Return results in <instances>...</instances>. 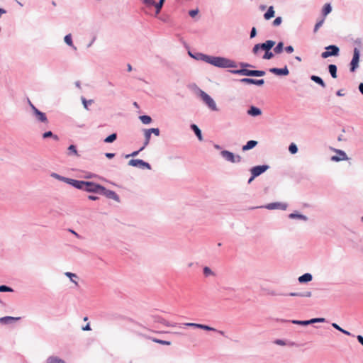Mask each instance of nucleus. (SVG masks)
<instances>
[{"label": "nucleus", "mask_w": 363, "mask_h": 363, "mask_svg": "<svg viewBox=\"0 0 363 363\" xmlns=\"http://www.w3.org/2000/svg\"><path fill=\"white\" fill-rule=\"evenodd\" d=\"M203 60L208 63L218 67L228 68L235 67V63L233 61L224 57L204 55Z\"/></svg>", "instance_id": "f257e3e1"}, {"label": "nucleus", "mask_w": 363, "mask_h": 363, "mask_svg": "<svg viewBox=\"0 0 363 363\" xmlns=\"http://www.w3.org/2000/svg\"><path fill=\"white\" fill-rule=\"evenodd\" d=\"M232 72L235 74H238L243 76H255V77H262L265 74L264 71L262 70H250L247 69H241L239 70H234Z\"/></svg>", "instance_id": "f03ea898"}, {"label": "nucleus", "mask_w": 363, "mask_h": 363, "mask_svg": "<svg viewBox=\"0 0 363 363\" xmlns=\"http://www.w3.org/2000/svg\"><path fill=\"white\" fill-rule=\"evenodd\" d=\"M199 95L203 101L213 111H217V106L214 100L206 92L199 91Z\"/></svg>", "instance_id": "7ed1b4c3"}, {"label": "nucleus", "mask_w": 363, "mask_h": 363, "mask_svg": "<svg viewBox=\"0 0 363 363\" xmlns=\"http://www.w3.org/2000/svg\"><path fill=\"white\" fill-rule=\"evenodd\" d=\"M275 45V42L273 40H267L265 43L262 44H257L254 46L252 49V52L255 55H257L258 53V51L259 50H264L266 51L270 50L271 48L274 47Z\"/></svg>", "instance_id": "20e7f679"}, {"label": "nucleus", "mask_w": 363, "mask_h": 363, "mask_svg": "<svg viewBox=\"0 0 363 363\" xmlns=\"http://www.w3.org/2000/svg\"><path fill=\"white\" fill-rule=\"evenodd\" d=\"M325 51L321 53V57L326 59L331 56H337L340 52V49L336 45H329L325 48Z\"/></svg>", "instance_id": "39448f33"}, {"label": "nucleus", "mask_w": 363, "mask_h": 363, "mask_svg": "<svg viewBox=\"0 0 363 363\" xmlns=\"http://www.w3.org/2000/svg\"><path fill=\"white\" fill-rule=\"evenodd\" d=\"M221 155L227 160L233 163H238L241 161L240 155H235L233 152L228 150H223Z\"/></svg>", "instance_id": "423d86ee"}, {"label": "nucleus", "mask_w": 363, "mask_h": 363, "mask_svg": "<svg viewBox=\"0 0 363 363\" xmlns=\"http://www.w3.org/2000/svg\"><path fill=\"white\" fill-rule=\"evenodd\" d=\"M84 190L99 194L101 190H103V186L90 182H85Z\"/></svg>", "instance_id": "0eeeda50"}, {"label": "nucleus", "mask_w": 363, "mask_h": 363, "mask_svg": "<svg viewBox=\"0 0 363 363\" xmlns=\"http://www.w3.org/2000/svg\"><path fill=\"white\" fill-rule=\"evenodd\" d=\"M28 103L32 110L33 111V113L35 115L36 118L40 122L48 123V121L45 116V113L40 111L30 101H28Z\"/></svg>", "instance_id": "6e6552de"}, {"label": "nucleus", "mask_w": 363, "mask_h": 363, "mask_svg": "<svg viewBox=\"0 0 363 363\" xmlns=\"http://www.w3.org/2000/svg\"><path fill=\"white\" fill-rule=\"evenodd\" d=\"M128 164L133 167H137L141 169H150L151 167L149 163L144 162L142 160L135 159V160H130L128 162Z\"/></svg>", "instance_id": "1a4fd4ad"}, {"label": "nucleus", "mask_w": 363, "mask_h": 363, "mask_svg": "<svg viewBox=\"0 0 363 363\" xmlns=\"http://www.w3.org/2000/svg\"><path fill=\"white\" fill-rule=\"evenodd\" d=\"M359 60V51L357 48H354V55L352 60L351 61L350 65H351V71L354 72L355 69L358 67Z\"/></svg>", "instance_id": "9d476101"}, {"label": "nucleus", "mask_w": 363, "mask_h": 363, "mask_svg": "<svg viewBox=\"0 0 363 363\" xmlns=\"http://www.w3.org/2000/svg\"><path fill=\"white\" fill-rule=\"evenodd\" d=\"M99 194L104 195L105 196H106L108 199H111L116 201H119V197L115 191L106 189L104 186H103V190H101Z\"/></svg>", "instance_id": "9b49d317"}, {"label": "nucleus", "mask_w": 363, "mask_h": 363, "mask_svg": "<svg viewBox=\"0 0 363 363\" xmlns=\"http://www.w3.org/2000/svg\"><path fill=\"white\" fill-rule=\"evenodd\" d=\"M335 152L337 153V155H334L331 157L332 161L340 162L348 160V157L344 151L340 150H335Z\"/></svg>", "instance_id": "f8f14e48"}, {"label": "nucleus", "mask_w": 363, "mask_h": 363, "mask_svg": "<svg viewBox=\"0 0 363 363\" xmlns=\"http://www.w3.org/2000/svg\"><path fill=\"white\" fill-rule=\"evenodd\" d=\"M268 169L267 165L256 166L251 169V173L253 174V177H258Z\"/></svg>", "instance_id": "ddd939ff"}, {"label": "nucleus", "mask_w": 363, "mask_h": 363, "mask_svg": "<svg viewBox=\"0 0 363 363\" xmlns=\"http://www.w3.org/2000/svg\"><path fill=\"white\" fill-rule=\"evenodd\" d=\"M269 72L279 76H287L289 74L287 66H285L284 68H271Z\"/></svg>", "instance_id": "4468645a"}, {"label": "nucleus", "mask_w": 363, "mask_h": 363, "mask_svg": "<svg viewBox=\"0 0 363 363\" xmlns=\"http://www.w3.org/2000/svg\"><path fill=\"white\" fill-rule=\"evenodd\" d=\"M265 208L270 210L277 208L286 210L287 208V204L284 203L275 202L267 204L265 206Z\"/></svg>", "instance_id": "2eb2a0df"}, {"label": "nucleus", "mask_w": 363, "mask_h": 363, "mask_svg": "<svg viewBox=\"0 0 363 363\" xmlns=\"http://www.w3.org/2000/svg\"><path fill=\"white\" fill-rule=\"evenodd\" d=\"M66 182L79 189L84 190V188L85 186V182L84 181H78L75 179H66Z\"/></svg>", "instance_id": "dca6fc26"}, {"label": "nucleus", "mask_w": 363, "mask_h": 363, "mask_svg": "<svg viewBox=\"0 0 363 363\" xmlns=\"http://www.w3.org/2000/svg\"><path fill=\"white\" fill-rule=\"evenodd\" d=\"M185 325L189 326V327H194L196 328H201V329L208 330V331H217L216 328H211L210 326L203 325V324L188 323H185Z\"/></svg>", "instance_id": "f3484780"}, {"label": "nucleus", "mask_w": 363, "mask_h": 363, "mask_svg": "<svg viewBox=\"0 0 363 363\" xmlns=\"http://www.w3.org/2000/svg\"><path fill=\"white\" fill-rule=\"evenodd\" d=\"M241 82L245 84H252L258 86H262L264 83V79H254L250 78L242 79Z\"/></svg>", "instance_id": "a211bd4d"}, {"label": "nucleus", "mask_w": 363, "mask_h": 363, "mask_svg": "<svg viewBox=\"0 0 363 363\" xmlns=\"http://www.w3.org/2000/svg\"><path fill=\"white\" fill-rule=\"evenodd\" d=\"M19 319H20V318H14V317H11V316L2 317L0 318V323L9 324V323H12L14 320H17Z\"/></svg>", "instance_id": "6ab92c4d"}, {"label": "nucleus", "mask_w": 363, "mask_h": 363, "mask_svg": "<svg viewBox=\"0 0 363 363\" xmlns=\"http://www.w3.org/2000/svg\"><path fill=\"white\" fill-rule=\"evenodd\" d=\"M247 113L252 116H257L261 115L262 111L259 108L255 106H251V108L247 111Z\"/></svg>", "instance_id": "aec40b11"}, {"label": "nucleus", "mask_w": 363, "mask_h": 363, "mask_svg": "<svg viewBox=\"0 0 363 363\" xmlns=\"http://www.w3.org/2000/svg\"><path fill=\"white\" fill-rule=\"evenodd\" d=\"M257 144V142L255 141V140H250L247 143L246 145H245L243 147H242V150L243 151H247V150H249L250 149H252L253 147H255Z\"/></svg>", "instance_id": "412c9836"}, {"label": "nucleus", "mask_w": 363, "mask_h": 363, "mask_svg": "<svg viewBox=\"0 0 363 363\" xmlns=\"http://www.w3.org/2000/svg\"><path fill=\"white\" fill-rule=\"evenodd\" d=\"M311 79L314 82L318 84L321 87L325 88L326 86L325 83L323 82V80L318 76L312 75L311 77Z\"/></svg>", "instance_id": "4be33fe9"}, {"label": "nucleus", "mask_w": 363, "mask_h": 363, "mask_svg": "<svg viewBox=\"0 0 363 363\" xmlns=\"http://www.w3.org/2000/svg\"><path fill=\"white\" fill-rule=\"evenodd\" d=\"M274 16V10L273 6H269L267 11L264 13V17L266 20H269Z\"/></svg>", "instance_id": "5701e85b"}, {"label": "nucleus", "mask_w": 363, "mask_h": 363, "mask_svg": "<svg viewBox=\"0 0 363 363\" xmlns=\"http://www.w3.org/2000/svg\"><path fill=\"white\" fill-rule=\"evenodd\" d=\"M311 280H312V275L308 273L304 274L303 275L299 277V278H298V281L301 283L308 282Z\"/></svg>", "instance_id": "b1692460"}, {"label": "nucleus", "mask_w": 363, "mask_h": 363, "mask_svg": "<svg viewBox=\"0 0 363 363\" xmlns=\"http://www.w3.org/2000/svg\"><path fill=\"white\" fill-rule=\"evenodd\" d=\"M332 11V8L330 4H325L322 9V13L323 16V18H325V16L329 14Z\"/></svg>", "instance_id": "393cba45"}, {"label": "nucleus", "mask_w": 363, "mask_h": 363, "mask_svg": "<svg viewBox=\"0 0 363 363\" xmlns=\"http://www.w3.org/2000/svg\"><path fill=\"white\" fill-rule=\"evenodd\" d=\"M328 70L330 74H331V77L334 79H336L337 77V67L335 65H330L328 66Z\"/></svg>", "instance_id": "a878e982"}, {"label": "nucleus", "mask_w": 363, "mask_h": 363, "mask_svg": "<svg viewBox=\"0 0 363 363\" xmlns=\"http://www.w3.org/2000/svg\"><path fill=\"white\" fill-rule=\"evenodd\" d=\"M191 129L194 131L195 134L198 137L199 140L201 141L203 140L201 130L198 128V126L195 124H192L191 125Z\"/></svg>", "instance_id": "bb28decb"}, {"label": "nucleus", "mask_w": 363, "mask_h": 363, "mask_svg": "<svg viewBox=\"0 0 363 363\" xmlns=\"http://www.w3.org/2000/svg\"><path fill=\"white\" fill-rule=\"evenodd\" d=\"M291 296H301V297H311V291H306L305 293H291L289 294Z\"/></svg>", "instance_id": "cd10ccee"}, {"label": "nucleus", "mask_w": 363, "mask_h": 363, "mask_svg": "<svg viewBox=\"0 0 363 363\" xmlns=\"http://www.w3.org/2000/svg\"><path fill=\"white\" fill-rule=\"evenodd\" d=\"M151 134L152 133L150 132V130L148 129L145 130L144 135H145V143H144V147L147 145L148 143H150Z\"/></svg>", "instance_id": "c85d7f7f"}, {"label": "nucleus", "mask_w": 363, "mask_h": 363, "mask_svg": "<svg viewBox=\"0 0 363 363\" xmlns=\"http://www.w3.org/2000/svg\"><path fill=\"white\" fill-rule=\"evenodd\" d=\"M147 6H155V9H156V14H158L160 11H161V9L163 6V4H162V3H156L155 1H154V3L153 4H145Z\"/></svg>", "instance_id": "c756f323"}, {"label": "nucleus", "mask_w": 363, "mask_h": 363, "mask_svg": "<svg viewBox=\"0 0 363 363\" xmlns=\"http://www.w3.org/2000/svg\"><path fill=\"white\" fill-rule=\"evenodd\" d=\"M117 135L116 133H113L104 139V142L107 143H113L116 140Z\"/></svg>", "instance_id": "7c9ffc66"}, {"label": "nucleus", "mask_w": 363, "mask_h": 363, "mask_svg": "<svg viewBox=\"0 0 363 363\" xmlns=\"http://www.w3.org/2000/svg\"><path fill=\"white\" fill-rule=\"evenodd\" d=\"M140 119L144 124H149L152 121L151 118L148 116H140Z\"/></svg>", "instance_id": "2f4dec72"}, {"label": "nucleus", "mask_w": 363, "mask_h": 363, "mask_svg": "<svg viewBox=\"0 0 363 363\" xmlns=\"http://www.w3.org/2000/svg\"><path fill=\"white\" fill-rule=\"evenodd\" d=\"M50 137H52L53 138L54 140H58V137L57 135H53L51 131H48V132H45L43 135V138H50Z\"/></svg>", "instance_id": "473e14b6"}, {"label": "nucleus", "mask_w": 363, "mask_h": 363, "mask_svg": "<svg viewBox=\"0 0 363 363\" xmlns=\"http://www.w3.org/2000/svg\"><path fill=\"white\" fill-rule=\"evenodd\" d=\"M47 363H65V362L57 357H50L48 359Z\"/></svg>", "instance_id": "72a5a7b5"}, {"label": "nucleus", "mask_w": 363, "mask_h": 363, "mask_svg": "<svg viewBox=\"0 0 363 363\" xmlns=\"http://www.w3.org/2000/svg\"><path fill=\"white\" fill-rule=\"evenodd\" d=\"M284 43L282 42H279L277 45L274 48V51L279 54L281 53L283 50Z\"/></svg>", "instance_id": "f704fd0d"}, {"label": "nucleus", "mask_w": 363, "mask_h": 363, "mask_svg": "<svg viewBox=\"0 0 363 363\" xmlns=\"http://www.w3.org/2000/svg\"><path fill=\"white\" fill-rule=\"evenodd\" d=\"M324 21H325V18H323L321 20H320L319 21H318L316 23V24L315 25V27H314V33H316L318 30V29L323 26Z\"/></svg>", "instance_id": "c9c22d12"}, {"label": "nucleus", "mask_w": 363, "mask_h": 363, "mask_svg": "<svg viewBox=\"0 0 363 363\" xmlns=\"http://www.w3.org/2000/svg\"><path fill=\"white\" fill-rule=\"evenodd\" d=\"M152 340L155 342H157V343H159L161 345H169L171 344V342L169 341L162 340H159V339H156V338H152Z\"/></svg>", "instance_id": "e433bc0d"}, {"label": "nucleus", "mask_w": 363, "mask_h": 363, "mask_svg": "<svg viewBox=\"0 0 363 363\" xmlns=\"http://www.w3.org/2000/svg\"><path fill=\"white\" fill-rule=\"evenodd\" d=\"M65 42L69 46H73L71 34H68L65 37Z\"/></svg>", "instance_id": "4c0bfd02"}, {"label": "nucleus", "mask_w": 363, "mask_h": 363, "mask_svg": "<svg viewBox=\"0 0 363 363\" xmlns=\"http://www.w3.org/2000/svg\"><path fill=\"white\" fill-rule=\"evenodd\" d=\"M289 150L290 151V152H291V154H295V153H296V152H297V151H298L297 146H296L294 143H291V144L289 145Z\"/></svg>", "instance_id": "58836bf2"}, {"label": "nucleus", "mask_w": 363, "mask_h": 363, "mask_svg": "<svg viewBox=\"0 0 363 363\" xmlns=\"http://www.w3.org/2000/svg\"><path fill=\"white\" fill-rule=\"evenodd\" d=\"M289 216L290 218H301L306 220V217L301 214L291 213Z\"/></svg>", "instance_id": "ea45409f"}, {"label": "nucleus", "mask_w": 363, "mask_h": 363, "mask_svg": "<svg viewBox=\"0 0 363 363\" xmlns=\"http://www.w3.org/2000/svg\"><path fill=\"white\" fill-rule=\"evenodd\" d=\"M203 274L206 277L214 274L211 269L208 267H205L203 268Z\"/></svg>", "instance_id": "a19ab883"}, {"label": "nucleus", "mask_w": 363, "mask_h": 363, "mask_svg": "<svg viewBox=\"0 0 363 363\" xmlns=\"http://www.w3.org/2000/svg\"><path fill=\"white\" fill-rule=\"evenodd\" d=\"M292 323L294 324H297V325H309L310 324V322L309 320H293Z\"/></svg>", "instance_id": "79ce46f5"}, {"label": "nucleus", "mask_w": 363, "mask_h": 363, "mask_svg": "<svg viewBox=\"0 0 363 363\" xmlns=\"http://www.w3.org/2000/svg\"><path fill=\"white\" fill-rule=\"evenodd\" d=\"M65 275L70 278L71 281L75 284V285L78 286L77 281L72 279V277H77V275L75 274L71 273V272H66Z\"/></svg>", "instance_id": "37998d69"}, {"label": "nucleus", "mask_w": 363, "mask_h": 363, "mask_svg": "<svg viewBox=\"0 0 363 363\" xmlns=\"http://www.w3.org/2000/svg\"><path fill=\"white\" fill-rule=\"evenodd\" d=\"M273 57H274L273 53L269 50V51L265 52V54L264 55L263 58L266 59V60H269V59H272Z\"/></svg>", "instance_id": "c03bdc74"}, {"label": "nucleus", "mask_w": 363, "mask_h": 363, "mask_svg": "<svg viewBox=\"0 0 363 363\" xmlns=\"http://www.w3.org/2000/svg\"><path fill=\"white\" fill-rule=\"evenodd\" d=\"M13 291V289L5 285L0 286V292Z\"/></svg>", "instance_id": "a18cd8bd"}, {"label": "nucleus", "mask_w": 363, "mask_h": 363, "mask_svg": "<svg viewBox=\"0 0 363 363\" xmlns=\"http://www.w3.org/2000/svg\"><path fill=\"white\" fill-rule=\"evenodd\" d=\"M310 324L314 323H323L325 322V318H313L309 320Z\"/></svg>", "instance_id": "49530a36"}, {"label": "nucleus", "mask_w": 363, "mask_h": 363, "mask_svg": "<svg viewBox=\"0 0 363 363\" xmlns=\"http://www.w3.org/2000/svg\"><path fill=\"white\" fill-rule=\"evenodd\" d=\"M282 22V18L281 17H277L274 21H273V26H279Z\"/></svg>", "instance_id": "de8ad7c7"}, {"label": "nucleus", "mask_w": 363, "mask_h": 363, "mask_svg": "<svg viewBox=\"0 0 363 363\" xmlns=\"http://www.w3.org/2000/svg\"><path fill=\"white\" fill-rule=\"evenodd\" d=\"M68 150L70 152H72L73 155H77V151L76 147L74 145H69V147H68Z\"/></svg>", "instance_id": "09e8293b"}, {"label": "nucleus", "mask_w": 363, "mask_h": 363, "mask_svg": "<svg viewBox=\"0 0 363 363\" xmlns=\"http://www.w3.org/2000/svg\"><path fill=\"white\" fill-rule=\"evenodd\" d=\"M148 130L151 133H154L156 136L160 135V130L158 128H150Z\"/></svg>", "instance_id": "8fccbe9b"}, {"label": "nucleus", "mask_w": 363, "mask_h": 363, "mask_svg": "<svg viewBox=\"0 0 363 363\" xmlns=\"http://www.w3.org/2000/svg\"><path fill=\"white\" fill-rule=\"evenodd\" d=\"M51 176H52V177H55V178H56V179H60V180L66 181V179H67L66 178H64V177H61V176L58 175V174H56V173H52V174H51Z\"/></svg>", "instance_id": "3c124183"}, {"label": "nucleus", "mask_w": 363, "mask_h": 363, "mask_svg": "<svg viewBox=\"0 0 363 363\" xmlns=\"http://www.w3.org/2000/svg\"><path fill=\"white\" fill-rule=\"evenodd\" d=\"M144 147H145L143 146V147H142L140 148V150H138V151H135V152H133V153H131L130 155H128L126 156V157H130V156H132V157L136 156V155L139 153V152H140V151H141V150H143L144 149Z\"/></svg>", "instance_id": "603ef678"}, {"label": "nucleus", "mask_w": 363, "mask_h": 363, "mask_svg": "<svg viewBox=\"0 0 363 363\" xmlns=\"http://www.w3.org/2000/svg\"><path fill=\"white\" fill-rule=\"evenodd\" d=\"M285 50L288 53H291L294 52V48L291 45H289L285 48Z\"/></svg>", "instance_id": "864d4df0"}, {"label": "nucleus", "mask_w": 363, "mask_h": 363, "mask_svg": "<svg viewBox=\"0 0 363 363\" xmlns=\"http://www.w3.org/2000/svg\"><path fill=\"white\" fill-rule=\"evenodd\" d=\"M198 12H199V11L197 9H196V10H191L189 11V15L191 17H194V16H196L197 15Z\"/></svg>", "instance_id": "5fc2aeb1"}, {"label": "nucleus", "mask_w": 363, "mask_h": 363, "mask_svg": "<svg viewBox=\"0 0 363 363\" xmlns=\"http://www.w3.org/2000/svg\"><path fill=\"white\" fill-rule=\"evenodd\" d=\"M256 34H257L256 28L255 27H253L252 28V30L250 33V38H252L255 37Z\"/></svg>", "instance_id": "6e6d98bb"}, {"label": "nucleus", "mask_w": 363, "mask_h": 363, "mask_svg": "<svg viewBox=\"0 0 363 363\" xmlns=\"http://www.w3.org/2000/svg\"><path fill=\"white\" fill-rule=\"evenodd\" d=\"M144 4H153L154 0H140Z\"/></svg>", "instance_id": "4d7b16f0"}, {"label": "nucleus", "mask_w": 363, "mask_h": 363, "mask_svg": "<svg viewBox=\"0 0 363 363\" xmlns=\"http://www.w3.org/2000/svg\"><path fill=\"white\" fill-rule=\"evenodd\" d=\"M275 343L279 345H285V342L281 340H277L275 341Z\"/></svg>", "instance_id": "13d9d810"}, {"label": "nucleus", "mask_w": 363, "mask_h": 363, "mask_svg": "<svg viewBox=\"0 0 363 363\" xmlns=\"http://www.w3.org/2000/svg\"><path fill=\"white\" fill-rule=\"evenodd\" d=\"M333 327L335 328V329L338 330L339 331L341 332V330H342V328H341L336 323H333L332 324Z\"/></svg>", "instance_id": "bf43d9fd"}, {"label": "nucleus", "mask_w": 363, "mask_h": 363, "mask_svg": "<svg viewBox=\"0 0 363 363\" xmlns=\"http://www.w3.org/2000/svg\"><path fill=\"white\" fill-rule=\"evenodd\" d=\"M114 156L115 155L113 153H106V157L109 159L113 158Z\"/></svg>", "instance_id": "052dcab7"}, {"label": "nucleus", "mask_w": 363, "mask_h": 363, "mask_svg": "<svg viewBox=\"0 0 363 363\" xmlns=\"http://www.w3.org/2000/svg\"><path fill=\"white\" fill-rule=\"evenodd\" d=\"M357 340L363 345V337L362 335H358Z\"/></svg>", "instance_id": "680f3d73"}, {"label": "nucleus", "mask_w": 363, "mask_h": 363, "mask_svg": "<svg viewBox=\"0 0 363 363\" xmlns=\"http://www.w3.org/2000/svg\"><path fill=\"white\" fill-rule=\"evenodd\" d=\"M359 91L363 94V83H361L359 85Z\"/></svg>", "instance_id": "e2e57ef3"}, {"label": "nucleus", "mask_w": 363, "mask_h": 363, "mask_svg": "<svg viewBox=\"0 0 363 363\" xmlns=\"http://www.w3.org/2000/svg\"><path fill=\"white\" fill-rule=\"evenodd\" d=\"M83 330H90L91 328H90L89 324H87L84 328H83Z\"/></svg>", "instance_id": "0e129e2a"}, {"label": "nucleus", "mask_w": 363, "mask_h": 363, "mask_svg": "<svg viewBox=\"0 0 363 363\" xmlns=\"http://www.w3.org/2000/svg\"><path fill=\"white\" fill-rule=\"evenodd\" d=\"M88 199L90 200H96V199H98V197L94 196H89Z\"/></svg>", "instance_id": "69168bd1"}, {"label": "nucleus", "mask_w": 363, "mask_h": 363, "mask_svg": "<svg viewBox=\"0 0 363 363\" xmlns=\"http://www.w3.org/2000/svg\"><path fill=\"white\" fill-rule=\"evenodd\" d=\"M337 95L339 96H342L344 95V94L342 92V90H339L337 91Z\"/></svg>", "instance_id": "338daca9"}, {"label": "nucleus", "mask_w": 363, "mask_h": 363, "mask_svg": "<svg viewBox=\"0 0 363 363\" xmlns=\"http://www.w3.org/2000/svg\"><path fill=\"white\" fill-rule=\"evenodd\" d=\"M341 332H342V333L345 334V335H350V333L348 331H346V330H343V329L341 330Z\"/></svg>", "instance_id": "774afa93"}]
</instances>
